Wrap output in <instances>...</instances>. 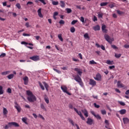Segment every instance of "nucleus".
Wrapping results in <instances>:
<instances>
[{"label":"nucleus","mask_w":129,"mask_h":129,"mask_svg":"<svg viewBox=\"0 0 129 129\" xmlns=\"http://www.w3.org/2000/svg\"><path fill=\"white\" fill-rule=\"evenodd\" d=\"M26 93L28 95L27 99L29 102H34V101H36L37 100V98H36V96L33 94V93H32L30 91H27Z\"/></svg>","instance_id":"1"},{"label":"nucleus","mask_w":129,"mask_h":129,"mask_svg":"<svg viewBox=\"0 0 129 129\" xmlns=\"http://www.w3.org/2000/svg\"><path fill=\"white\" fill-rule=\"evenodd\" d=\"M15 126L16 127H19L20 126V125L19 123L16 122H9L8 125H6L4 127L5 129H8L9 127H11V126Z\"/></svg>","instance_id":"2"},{"label":"nucleus","mask_w":129,"mask_h":129,"mask_svg":"<svg viewBox=\"0 0 129 129\" xmlns=\"http://www.w3.org/2000/svg\"><path fill=\"white\" fill-rule=\"evenodd\" d=\"M74 78L75 80L77 81V82H78V83H79L81 86H83V82H82V79H81V78L80 77V76H79V75H77L74 76Z\"/></svg>","instance_id":"3"},{"label":"nucleus","mask_w":129,"mask_h":129,"mask_svg":"<svg viewBox=\"0 0 129 129\" xmlns=\"http://www.w3.org/2000/svg\"><path fill=\"white\" fill-rule=\"evenodd\" d=\"M104 38H105L106 41H107V42L109 43V44H111V43H112V42H113V41H114V39H113V38H110V36H109L107 34L104 35Z\"/></svg>","instance_id":"4"},{"label":"nucleus","mask_w":129,"mask_h":129,"mask_svg":"<svg viewBox=\"0 0 129 129\" xmlns=\"http://www.w3.org/2000/svg\"><path fill=\"white\" fill-rule=\"evenodd\" d=\"M61 90H62L63 92H64V93H67V94H68V95H71V93L68 92V88L66 86H61Z\"/></svg>","instance_id":"5"},{"label":"nucleus","mask_w":129,"mask_h":129,"mask_svg":"<svg viewBox=\"0 0 129 129\" xmlns=\"http://www.w3.org/2000/svg\"><path fill=\"white\" fill-rule=\"evenodd\" d=\"M74 109L75 111L77 112L78 115L80 116V117L82 118L83 120H85V118L84 117V116H83V115H82V113H81V111H79L78 110H77V109H76V108H74Z\"/></svg>","instance_id":"6"},{"label":"nucleus","mask_w":129,"mask_h":129,"mask_svg":"<svg viewBox=\"0 0 129 129\" xmlns=\"http://www.w3.org/2000/svg\"><path fill=\"white\" fill-rule=\"evenodd\" d=\"M15 107L18 111V112H21L22 110V108H21V106L19 105L18 103H17V102H15Z\"/></svg>","instance_id":"7"},{"label":"nucleus","mask_w":129,"mask_h":129,"mask_svg":"<svg viewBox=\"0 0 129 129\" xmlns=\"http://www.w3.org/2000/svg\"><path fill=\"white\" fill-rule=\"evenodd\" d=\"M94 78L95 80H97V81H101V75H100L99 73H98L97 74L96 77H95Z\"/></svg>","instance_id":"8"},{"label":"nucleus","mask_w":129,"mask_h":129,"mask_svg":"<svg viewBox=\"0 0 129 129\" xmlns=\"http://www.w3.org/2000/svg\"><path fill=\"white\" fill-rule=\"evenodd\" d=\"M91 113L96 117L97 119H101V117L99 114H95L94 111H91Z\"/></svg>","instance_id":"9"},{"label":"nucleus","mask_w":129,"mask_h":129,"mask_svg":"<svg viewBox=\"0 0 129 129\" xmlns=\"http://www.w3.org/2000/svg\"><path fill=\"white\" fill-rule=\"evenodd\" d=\"M117 87H119V88H123V87H124V85L121 83L120 81H118L117 83Z\"/></svg>","instance_id":"10"},{"label":"nucleus","mask_w":129,"mask_h":129,"mask_svg":"<svg viewBox=\"0 0 129 129\" xmlns=\"http://www.w3.org/2000/svg\"><path fill=\"white\" fill-rule=\"evenodd\" d=\"M74 70L75 71H76V72L78 73V74H79V75L81 76V75H82V70L78 68H75Z\"/></svg>","instance_id":"11"},{"label":"nucleus","mask_w":129,"mask_h":129,"mask_svg":"<svg viewBox=\"0 0 129 129\" xmlns=\"http://www.w3.org/2000/svg\"><path fill=\"white\" fill-rule=\"evenodd\" d=\"M89 84L92 86H95L96 85V82L93 79H90Z\"/></svg>","instance_id":"12"},{"label":"nucleus","mask_w":129,"mask_h":129,"mask_svg":"<svg viewBox=\"0 0 129 129\" xmlns=\"http://www.w3.org/2000/svg\"><path fill=\"white\" fill-rule=\"evenodd\" d=\"M30 59H31V60H33V61H38V60H40L39 56H31L30 57Z\"/></svg>","instance_id":"13"},{"label":"nucleus","mask_w":129,"mask_h":129,"mask_svg":"<svg viewBox=\"0 0 129 129\" xmlns=\"http://www.w3.org/2000/svg\"><path fill=\"white\" fill-rule=\"evenodd\" d=\"M23 80L24 81V84L25 85H27L28 83L29 82V78L28 77L26 76L23 78Z\"/></svg>","instance_id":"14"},{"label":"nucleus","mask_w":129,"mask_h":129,"mask_svg":"<svg viewBox=\"0 0 129 129\" xmlns=\"http://www.w3.org/2000/svg\"><path fill=\"white\" fill-rule=\"evenodd\" d=\"M82 112H83V113H84V114L85 116H86V117H88V112L87 111V110H86V109L82 110Z\"/></svg>","instance_id":"15"},{"label":"nucleus","mask_w":129,"mask_h":129,"mask_svg":"<svg viewBox=\"0 0 129 129\" xmlns=\"http://www.w3.org/2000/svg\"><path fill=\"white\" fill-rule=\"evenodd\" d=\"M93 123V120L90 118H88V120L87 121V123L88 124H89L90 125H91L92 123Z\"/></svg>","instance_id":"16"},{"label":"nucleus","mask_w":129,"mask_h":129,"mask_svg":"<svg viewBox=\"0 0 129 129\" xmlns=\"http://www.w3.org/2000/svg\"><path fill=\"white\" fill-rule=\"evenodd\" d=\"M42 9L40 8L38 11H37V13L38 14V16L39 17V18H43V14H42Z\"/></svg>","instance_id":"17"},{"label":"nucleus","mask_w":129,"mask_h":129,"mask_svg":"<svg viewBox=\"0 0 129 129\" xmlns=\"http://www.w3.org/2000/svg\"><path fill=\"white\" fill-rule=\"evenodd\" d=\"M106 64H108V65H113L114 64V62L113 60L111 61L110 60H107L106 61Z\"/></svg>","instance_id":"18"},{"label":"nucleus","mask_w":129,"mask_h":129,"mask_svg":"<svg viewBox=\"0 0 129 129\" xmlns=\"http://www.w3.org/2000/svg\"><path fill=\"white\" fill-rule=\"evenodd\" d=\"M93 29L94 30V31H99V30H100V27H99V25H96L94 26Z\"/></svg>","instance_id":"19"},{"label":"nucleus","mask_w":129,"mask_h":129,"mask_svg":"<svg viewBox=\"0 0 129 129\" xmlns=\"http://www.w3.org/2000/svg\"><path fill=\"white\" fill-rule=\"evenodd\" d=\"M59 3H60V6L61 8H65V2L63 1H60Z\"/></svg>","instance_id":"20"},{"label":"nucleus","mask_w":129,"mask_h":129,"mask_svg":"<svg viewBox=\"0 0 129 129\" xmlns=\"http://www.w3.org/2000/svg\"><path fill=\"white\" fill-rule=\"evenodd\" d=\"M40 107L41 109H43V110H44V111H47V109H46V107H45V105H44V104L41 103L40 104Z\"/></svg>","instance_id":"21"},{"label":"nucleus","mask_w":129,"mask_h":129,"mask_svg":"<svg viewBox=\"0 0 129 129\" xmlns=\"http://www.w3.org/2000/svg\"><path fill=\"white\" fill-rule=\"evenodd\" d=\"M22 120L24 122V123H25L26 124H28V122H27V121L28 120V118L26 117H23Z\"/></svg>","instance_id":"22"},{"label":"nucleus","mask_w":129,"mask_h":129,"mask_svg":"<svg viewBox=\"0 0 129 129\" xmlns=\"http://www.w3.org/2000/svg\"><path fill=\"white\" fill-rule=\"evenodd\" d=\"M123 120L125 124L129 122V119L128 118H123Z\"/></svg>","instance_id":"23"},{"label":"nucleus","mask_w":129,"mask_h":129,"mask_svg":"<svg viewBox=\"0 0 129 129\" xmlns=\"http://www.w3.org/2000/svg\"><path fill=\"white\" fill-rule=\"evenodd\" d=\"M10 73H11V71H7L6 72H2L1 74L2 75H8V74H10Z\"/></svg>","instance_id":"24"},{"label":"nucleus","mask_w":129,"mask_h":129,"mask_svg":"<svg viewBox=\"0 0 129 129\" xmlns=\"http://www.w3.org/2000/svg\"><path fill=\"white\" fill-rule=\"evenodd\" d=\"M119 112H120V114H125V113H126V110L122 109L119 111Z\"/></svg>","instance_id":"25"},{"label":"nucleus","mask_w":129,"mask_h":129,"mask_svg":"<svg viewBox=\"0 0 129 129\" xmlns=\"http://www.w3.org/2000/svg\"><path fill=\"white\" fill-rule=\"evenodd\" d=\"M4 93V88L2 86H0V95Z\"/></svg>","instance_id":"26"},{"label":"nucleus","mask_w":129,"mask_h":129,"mask_svg":"<svg viewBox=\"0 0 129 129\" xmlns=\"http://www.w3.org/2000/svg\"><path fill=\"white\" fill-rule=\"evenodd\" d=\"M3 113L4 115H7V114H8V110H7V108H4Z\"/></svg>","instance_id":"27"},{"label":"nucleus","mask_w":129,"mask_h":129,"mask_svg":"<svg viewBox=\"0 0 129 129\" xmlns=\"http://www.w3.org/2000/svg\"><path fill=\"white\" fill-rule=\"evenodd\" d=\"M116 12H117V13L118 14V15H121L124 14V12H123L122 11H120L119 10H117Z\"/></svg>","instance_id":"28"},{"label":"nucleus","mask_w":129,"mask_h":129,"mask_svg":"<svg viewBox=\"0 0 129 129\" xmlns=\"http://www.w3.org/2000/svg\"><path fill=\"white\" fill-rule=\"evenodd\" d=\"M58 38L61 42H63V38H62V34H59L58 35Z\"/></svg>","instance_id":"29"},{"label":"nucleus","mask_w":129,"mask_h":129,"mask_svg":"<svg viewBox=\"0 0 129 129\" xmlns=\"http://www.w3.org/2000/svg\"><path fill=\"white\" fill-rule=\"evenodd\" d=\"M52 4L53 6H58L59 5L58 2L52 1Z\"/></svg>","instance_id":"30"},{"label":"nucleus","mask_w":129,"mask_h":129,"mask_svg":"<svg viewBox=\"0 0 129 129\" xmlns=\"http://www.w3.org/2000/svg\"><path fill=\"white\" fill-rule=\"evenodd\" d=\"M43 84L46 88V90H47V91H48V89L49 88V85H48V84H47V83H46L45 82H43Z\"/></svg>","instance_id":"31"},{"label":"nucleus","mask_w":129,"mask_h":129,"mask_svg":"<svg viewBox=\"0 0 129 129\" xmlns=\"http://www.w3.org/2000/svg\"><path fill=\"white\" fill-rule=\"evenodd\" d=\"M98 18H102V17H103V13H100V12H98Z\"/></svg>","instance_id":"32"},{"label":"nucleus","mask_w":129,"mask_h":129,"mask_svg":"<svg viewBox=\"0 0 129 129\" xmlns=\"http://www.w3.org/2000/svg\"><path fill=\"white\" fill-rule=\"evenodd\" d=\"M84 37L85 39H89V34L88 33H85L84 35Z\"/></svg>","instance_id":"33"},{"label":"nucleus","mask_w":129,"mask_h":129,"mask_svg":"<svg viewBox=\"0 0 129 129\" xmlns=\"http://www.w3.org/2000/svg\"><path fill=\"white\" fill-rule=\"evenodd\" d=\"M8 78L9 79H13V78H14V74H10L8 75Z\"/></svg>","instance_id":"34"},{"label":"nucleus","mask_w":129,"mask_h":129,"mask_svg":"<svg viewBox=\"0 0 129 129\" xmlns=\"http://www.w3.org/2000/svg\"><path fill=\"white\" fill-rule=\"evenodd\" d=\"M89 64H97V63L95 62L94 60H92L89 61Z\"/></svg>","instance_id":"35"},{"label":"nucleus","mask_w":129,"mask_h":129,"mask_svg":"<svg viewBox=\"0 0 129 129\" xmlns=\"http://www.w3.org/2000/svg\"><path fill=\"white\" fill-rule=\"evenodd\" d=\"M85 23H88V24H90L91 22L88 19H86ZM88 24H87L86 26H88Z\"/></svg>","instance_id":"36"},{"label":"nucleus","mask_w":129,"mask_h":129,"mask_svg":"<svg viewBox=\"0 0 129 129\" xmlns=\"http://www.w3.org/2000/svg\"><path fill=\"white\" fill-rule=\"evenodd\" d=\"M44 100L47 104L49 103V98L48 97H44Z\"/></svg>","instance_id":"37"},{"label":"nucleus","mask_w":129,"mask_h":129,"mask_svg":"<svg viewBox=\"0 0 129 129\" xmlns=\"http://www.w3.org/2000/svg\"><path fill=\"white\" fill-rule=\"evenodd\" d=\"M121 54L119 53V54H116L115 53V57L116 58H120V57H121Z\"/></svg>","instance_id":"38"},{"label":"nucleus","mask_w":129,"mask_h":129,"mask_svg":"<svg viewBox=\"0 0 129 129\" xmlns=\"http://www.w3.org/2000/svg\"><path fill=\"white\" fill-rule=\"evenodd\" d=\"M66 11H67L68 14H70L72 12V10H71V9H69V8H67Z\"/></svg>","instance_id":"39"},{"label":"nucleus","mask_w":129,"mask_h":129,"mask_svg":"<svg viewBox=\"0 0 129 129\" xmlns=\"http://www.w3.org/2000/svg\"><path fill=\"white\" fill-rule=\"evenodd\" d=\"M25 27H26V28H30V27H31V25H30V23L29 22H26L25 23Z\"/></svg>","instance_id":"40"},{"label":"nucleus","mask_w":129,"mask_h":129,"mask_svg":"<svg viewBox=\"0 0 129 129\" xmlns=\"http://www.w3.org/2000/svg\"><path fill=\"white\" fill-rule=\"evenodd\" d=\"M71 33H74L75 32V28H74V27L71 28Z\"/></svg>","instance_id":"41"},{"label":"nucleus","mask_w":129,"mask_h":129,"mask_svg":"<svg viewBox=\"0 0 129 129\" xmlns=\"http://www.w3.org/2000/svg\"><path fill=\"white\" fill-rule=\"evenodd\" d=\"M69 122H70V123H71L72 124V125H75V124H74V122L73 121V120L70 119H69Z\"/></svg>","instance_id":"42"},{"label":"nucleus","mask_w":129,"mask_h":129,"mask_svg":"<svg viewBox=\"0 0 129 129\" xmlns=\"http://www.w3.org/2000/svg\"><path fill=\"white\" fill-rule=\"evenodd\" d=\"M118 103L120 105H122V106H124V105H125V103L122 101H119Z\"/></svg>","instance_id":"43"},{"label":"nucleus","mask_w":129,"mask_h":129,"mask_svg":"<svg viewBox=\"0 0 129 129\" xmlns=\"http://www.w3.org/2000/svg\"><path fill=\"white\" fill-rule=\"evenodd\" d=\"M39 86L41 87V89H42V90H45V88L44 87V86H43V85H42V83H39Z\"/></svg>","instance_id":"44"},{"label":"nucleus","mask_w":129,"mask_h":129,"mask_svg":"<svg viewBox=\"0 0 129 129\" xmlns=\"http://www.w3.org/2000/svg\"><path fill=\"white\" fill-rule=\"evenodd\" d=\"M80 21H81L82 23H85V21H84V17H81L80 18Z\"/></svg>","instance_id":"45"},{"label":"nucleus","mask_w":129,"mask_h":129,"mask_svg":"<svg viewBox=\"0 0 129 129\" xmlns=\"http://www.w3.org/2000/svg\"><path fill=\"white\" fill-rule=\"evenodd\" d=\"M107 5V3H102L100 4L101 7H105Z\"/></svg>","instance_id":"46"},{"label":"nucleus","mask_w":129,"mask_h":129,"mask_svg":"<svg viewBox=\"0 0 129 129\" xmlns=\"http://www.w3.org/2000/svg\"><path fill=\"white\" fill-rule=\"evenodd\" d=\"M16 7H17V8L20 10V9H21V4H20V3H17L16 5Z\"/></svg>","instance_id":"47"},{"label":"nucleus","mask_w":129,"mask_h":129,"mask_svg":"<svg viewBox=\"0 0 129 129\" xmlns=\"http://www.w3.org/2000/svg\"><path fill=\"white\" fill-rule=\"evenodd\" d=\"M94 106L95 107H96V108H99V107H100V106H99V105H97V104H96V103H94Z\"/></svg>","instance_id":"48"},{"label":"nucleus","mask_w":129,"mask_h":129,"mask_svg":"<svg viewBox=\"0 0 129 129\" xmlns=\"http://www.w3.org/2000/svg\"><path fill=\"white\" fill-rule=\"evenodd\" d=\"M59 23L60 25H64V24H65V21H64V20H61L60 21H59Z\"/></svg>","instance_id":"49"},{"label":"nucleus","mask_w":129,"mask_h":129,"mask_svg":"<svg viewBox=\"0 0 129 129\" xmlns=\"http://www.w3.org/2000/svg\"><path fill=\"white\" fill-rule=\"evenodd\" d=\"M6 53H3L0 55V58H4V57H6Z\"/></svg>","instance_id":"50"},{"label":"nucleus","mask_w":129,"mask_h":129,"mask_svg":"<svg viewBox=\"0 0 129 129\" xmlns=\"http://www.w3.org/2000/svg\"><path fill=\"white\" fill-rule=\"evenodd\" d=\"M38 117H39L40 118H42L43 119V120H45V118L44 117H43V115H42L40 114L38 115Z\"/></svg>","instance_id":"51"},{"label":"nucleus","mask_w":129,"mask_h":129,"mask_svg":"<svg viewBox=\"0 0 129 129\" xmlns=\"http://www.w3.org/2000/svg\"><path fill=\"white\" fill-rule=\"evenodd\" d=\"M72 60H73V61H74V62H79V59H76L74 57L72 58Z\"/></svg>","instance_id":"52"},{"label":"nucleus","mask_w":129,"mask_h":129,"mask_svg":"<svg viewBox=\"0 0 129 129\" xmlns=\"http://www.w3.org/2000/svg\"><path fill=\"white\" fill-rule=\"evenodd\" d=\"M101 112L103 115L106 114V111H105V110H102L101 111Z\"/></svg>","instance_id":"53"},{"label":"nucleus","mask_w":129,"mask_h":129,"mask_svg":"<svg viewBox=\"0 0 129 129\" xmlns=\"http://www.w3.org/2000/svg\"><path fill=\"white\" fill-rule=\"evenodd\" d=\"M39 2H40V3H41L42 4H43V5H46L47 3H46V2H45V0H39Z\"/></svg>","instance_id":"54"},{"label":"nucleus","mask_w":129,"mask_h":129,"mask_svg":"<svg viewBox=\"0 0 129 129\" xmlns=\"http://www.w3.org/2000/svg\"><path fill=\"white\" fill-rule=\"evenodd\" d=\"M23 36H24V37H26V36L30 37V36H31V34H27V33H23Z\"/></svg>","instance_id":"55"},{"label":"nucleus","mask_w":129,"mask_h":129,"mask_svg":"<svg viewBox=\"0 0 129 129\" xmlns=\"http://www.w3.org/2000/svg\"><path fill=\"white\" fill-rule=\"evenodd\" d=\"M7 92L8 93H12V89H11V88H8V89H7Z\"/></svg>","instance_id":"56"},{"label":"nucleus","mask_w":129,"mask_h":129,"mask_svg":"<svg viewBox=\"0 0 129 129\" xmlns=\"http://www.w3.org/2000/svg\"><path fill=\"white\" fill-rule=\"evenodd\" d=\"M53 70L54 71H56L57 72V73H58V74H60L61 73V72L57 69H53Z\"/></svg>","instance_id":"57"},{"label":"nucleus","mask_w":129,"mask_h":129,"mask_svg":"<svg viewBox=\"0 0 129 129\" xmlns=\"http://www.w3.org/2000/svg\"><path fill=\"white\" fill-rule=\"evenodd\" d=\"M78 22L77 20H73L72 22V25H75V24Z\"/></svg>","instance_id":"58"},{"label":"nucleus","mask_w":129,"mask_h":129,"mask_svg":"<svg viewBox=\"0 0 129 129\" xmlns=\"http://www.w3.org/2000/svg\"><path fill=\"white\" fill-rule=\"evenodd\" d=\"M79 56L80 57V58L82 60L83 59V57L82 56V54L81 53H79Z\"/></svg>","instance_id":"59"},{"label":"nucleus","mask_w":129,"mask_h":129,"mask_svg":"<svg viewBox=\"0 0 129 129\" xmlns=\"http://www.w3.org/2000/svg\"><path fill=\"white\" fill-rule=\"evenodd\" d=\"M21 44L22 45H28V42H26L25 41H22V42H21Z\"/></svg>","instance_id":"60"},{"label":"nucleus","mask_w":129,"mask_h":129,"mask_svg":"<svg viewBox=\"0 0 129 129\" xmlns=\"http://www.w3.org/2000/svg\"><path fill=\"white\" fill-rule=\"evenodd\" d=\"M124 47L125 48V49H128L129 48V45L128 44H125L124 45Z\"/></svg>","instance_id":"61"},{"label":"nucleus","mask_w":129,"mask_h":129,"mask_svg":"<svg viewBox=\"0 0 129 129\" xmlns=\"http://www.w3.org/2000/svg\"><path fill=\"white\" fill-rule=\"evenodd\" d=\"M93 21L94 22H96V21H97V17H96L95 16H94Z\"/></svg>","instance_id":"62"},{"label":"nucleus","mask_w":129,"mask_h":129,"mask_svg":"<svg viewBox=\"0 0 129 129\" xmlns=\"http://www.w3.org/2000/svg\"><path fill=\"white\" fill-rule=\"evenodd\" d=\"M111 47L113 48V49H117V47L114 45H112Z\"/></svg>","instance_id":"63"},{"label":"nucleus","mask_w":129,"mask_h":129,"mask_svg":"<svg viewBox=\"0 0 129 129\" xmlns=\"http://www.w3.org/2000/svg\"><path fill=\"white\" fill-rule=\"evenodd\" d=\"M125 94H126V95H128V94H129V90H127L125 92Z\"/></svg>","instance_id":"64"}]
</instances>
